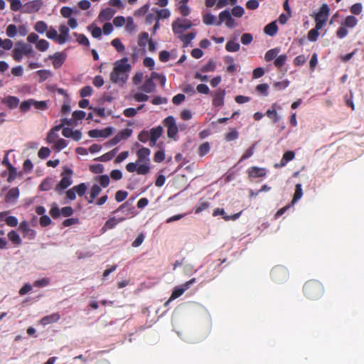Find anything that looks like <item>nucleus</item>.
<instances>
[{"instance_id": "43", "label": "nucleus", "mask_w": 364, "mask_h": 364, "mask_svg": "<svg viewBox=\"0 0 364 364\" xmlns=\"http://www.w3.org/2000/svg\"><path fill=\"white\" fill-rule=\"evenodd\" d=\"M95 181L99 182L101 186L106 188L109 184V178L107 175H101L95 178Z\"/></svg>"}, {"instance_id": "14", "label": "nucleus", "mask_w": 364, "mask_h": 364, "mask_svg": "<svg viewBox=\"0 0 364 364\" xmlns=\"http://www.w3.org/2000/svg\"><path fill=\"white\" fill-rule=\"evenodd\" d=\"M18 228L23 233V237H26L28 240H33L36 237V232L34 230L30 228L28 222L22 221Z\"/></svg>"}, {"instance_id": "15", "label": "nucleus", "mask_w": 364, "mask_h": 364, "mask_svg": "<svg viewBox=\"0 0 364 364\" xmlns=\"http://www.w3.org/2000/svg\"><path fill=\"white\" fill-rule=\"evenodd\" d=\"M282 107L277 102L273 103L271 107L267 110L265 115L270 119L274 123H277L280 120V117L277 113V109Z\"/></svg>"}, {"instance_id": "56", "label": "nucleus", "mask_w": 364, "mask_h": 364, "mask_svg": "<svg viewBox=\"0 0 364 364\" xmlns=\"http://www.w3.org/2000/svg\"><path fill=\"white\" fill-rule=\"evenodd\" d=\"M144 107L143 105H140L137 109L134 108H127L124 110V114L127 117H133L137 114V110L141 109Z\"/></svg>"}, {"instance_id": "18", "label": "nucleus", "mask_w": 364, "mask_h": 364, "mask_svg": "<svg viewBox=\"0 0 364 364\" xmlns=\"http://www.w3.org/2000/svg\"><path fill=\"white\" fill-rule=\"evenodd\" d=\"M247 173L250 178H262L266 176L267 171L264 168L252 166L247 169Z\"/></svg>"}, {"instance_id": "41", "label": "nucleus", "mask_w": 364, "mask_h": 364, "mask_svg": "<svg viewBox=\"0 0 364 364\" xmlns=\"http://www.w3.org/2000/svg\"><path fill=\"white\" fill-rule=\"evenodd\" d=\"M149 40V33L142 32L139 36L138 44L140 47L144 48Z\"/></svg>"}, {"instance_id": "39", "label": "nucleus", "mask_w": 364, "mask_h": 364, "mask_svg": "<svg viewBox=\"0 0 364 364\" xmlns=\"http://www.w3.org/2000/svg\"><path fill=\"white\" fill-rule=\"evenodd\" d=\"M240 44L233 41H229L225 45V49L228 52H237L240 50Z\"/></svg>"}, {"instance_id": "34", "label": "nucleus", "mask_w": 364, "mask_h": 364, "mask_svg": "<svg viewBox=\"0 0 364 364\" xmlns=\"http://www.w3.org/2000/svg\"><path fill=\"white\" fill-rule=\"evenodd\" d=\"M210 206L208 201L203 200L202 198L199 200L198 204L195 207V213L198 214L202 211L206 210Z\"/></svg>"}, {"instance_id": "30", "label": "nucleus", "mask_w": 364, "mask_h": 364, "mask_svg": "<svg viewBox=\"0 0 364 364\" xmlns=\"http://www.w3.org/2000/svg\"><path fill=\"white\" fill-rule=\"evenodd\" d=\"M8 238L15 245H20L22 242L19 235L15 230H11L8 233Z\"/></svg>"}, {"instance_id": "2", "label": "nucleus", "mask_w": 364, "mask_h": 364, "mask_svg": "<svg viewBox=\"0 0 364 364\" xmlns=\"http://www.w3.org/2000/svg\"><path fill=\"white\" fill-rule=\"evenodd\" d=\"M303 291L308 299L316 300L323 294L324 287L319 281L311 279L304 284Z\"/></svg>"}, {"instance_id": "64", "label": "nucleus", "mask_w": 364, "mask_h": 364, "mask_svg": "<svg viewBox=\"0 0 364 364\" xmlns=\"http://www.w3.org/2000/svg\"><path fill=\"white\" fill-rule=\"evenodd\" d=\"M149 9V5L148 4H146L144 5L143 6H141V8L136 10L134 11V15L135 16H143L146 14Z\"/></svg>"}, {"instance_id": "27", "label": "nucleus", "mask_w": 364, "mask_h": 364, "mask_svg": "<svg viewBox=\"0 0 364 364\" xmlns=\"http://www.w3.org/2000/svg\"><path fill=\"white\" fill-rule=\"evenodd\" d=\"M115 10L112 9V8H106L105 9H103L100 15H99V17L101 20L102 21H106V20H109L111 19L113 16L115 14Z\"/></svg>"}, {"instance_id": "7", "label": "nucleus", "mask_w": 364, "mask_h": 364, "mask_svg": "<svg viewBox=\"0 0 364 364\" xmlns=\"http://www.w3.org/2000/svg\"><path fill=\"white\" fill-rule=\"evenodd\" d=\"M329 11L330 9L326 4H323L321 6L319 11L315 16V26H317V28H322L326 24L329 15Z\"/></svg>"}, {"instance_id": "24", "label": "nucleus", "mask_w": 364, "mask_h": 364, "mask_svg": "<svg viewBox=\"0 0 364 364\" xmlns=\"http://www.w3.org/2000/svg\"><path fill=\"white\" fill-rule=\"evenodd\" d=\"M60 318V316L58 313L52 314L49 316H46L41 319V323L43 326H46L50 323H55Z\"/></svg>"}, {"instance_id": "51", "label": "nucleus", "mask_w": 364, "mask_h": 364, "mask_svg": "<svg viewBox=\"0 0 364 364\" xmlns=\"http://www.w3.org/2000/svg\"><path fill=\"white\" fill-rule=\"evenodd\" d=\"M34 28L38 33H43L47 30L48 26L44 21H39L36 23Z\"/></svg>"}, {"instance_id": "16", "label": "nucleus", "mask_w": 364, "mask_h": 364, "mask_svg": "<svg viewBox=\"0 0 364 364\" xmlns=\"http://www.w3.org/2000/svg\"><path fill=\"white\" fill-rule=\"evenodd\" d=\"M225 94V90L223 89H218L215 92L212 93L213 96V105L214 107L223 106Z\"/></svg>"}, {"instance_id": "8", "label": "nucleus", "mask_w": 364, "mask_h": 364, "mask_svg": "<svg viewBox=\"0 0 364 364\" xmlns=\"http://www.w3.org/2000/svg\"><path fill=\"white\" fill-rule=\"evenodd\" d=\"M163 125L167 129V136L170 139H174L178 132L176 119L173 116H168L163 120Z\"/></svg>"}, {"instance_id": "23", "label": "nucleus", "mask_w": 364, "mask_h": 364, "mask_svg": "<svg viewBox=\"0 0 364 364\" xmlns=\"http://www.w3.org/2000/svg\"><path fill=\"white\" fill-rule=\"evenodd\" d=\"M59 31L60 34L58 37V43L63 44L65 43L68 38L69 28L65 25L63 24L59 26Z\"/></svg>"}, {"instance_id": "28", "label": "nucleus", "mask_w": 364, "mask_h": 364, "mask_svg": "<svg viewBox=\"0 0 364 364\" xmlns=\"http://www.w3.org/2000/svg\"><path fill=\"white\" fill-rule=\"evenodd\" d=\"M278 27L276 22L274 21L267 24L264 28V33L267 35H269V36H274V35H276Z\"/></svg>"}, {"instance_id": "38", "label": "nucleus", "mask_w": 364, "mask_h": 364, "mask_svg": "<svg viewBox=\"0 0 364 364\" xmlns=\"http://www.w3.org/2000/svg\"><path fill=\"white\" fill-rule=\"evenodd\" d=\"M303 192L301 184L297 183L295 186V192L291 203L293 204L296 203L301 198Z\"/></svg>"}, {"instance_id": "37", "label": "nucleus", "mask_w": 364, "mask_h": 364, "mask_svg": "<svg viewBox=\"0 0 364 364\" xmlns=\"http://www.w3.org/2000/svg\"><path fill=\"white\" fill-rule=\"evenodd\" d=\"M342 23L346 27L353 28L357 25L358 19L354 16H348Z\"/></svg>"}, {"instance_id": "45", "label": "nucleus", "mask_w": 364, "mask_h": 364, "mask_svg": "<svg viewBox=\"0 0 364 364\" xmlns=\"http://www.w3.org/2000/svg\"><path fill=\"white\" fill-rule=\"evenodd\" d=\"M210 151V144L208 141L203 143L198 148V155L200 156H204Z\"/></svg>"}, {"instance_id": "47", "label": "nucleus", "mask_w": 364, "mask_h": 364, "mask_svg": "<svg viewBox=\"0 0 364 364\" xmlns=\"http://www.w3.org/2000/svg\"><path fill=\"white\" fill-rule=\"evenodd\" d=\"M239 134L236 129H232L228 133L225 134V139L228 141H232L238 138Z\"/></svg>"}, {"instance_id": "61", "label": "nucleus", "mask_w": 364, "mask_h": 364, "mask_svg": "<svg viewBox=\"0 0 364 364\" xmlns=\"http://www.w3.org/2000/svg\"><path fill=\"white\" fill-rule=\"evenodd\" d=\"M67 146H68V142H67V141H66L65 139H58V140L55 142V145H54L53 148H54L55 150H57V151H60V150L63 149L64 148H65Z\"/></svg>"}, {"instance_id": "35", "label": "nucleus", "mask_w": 364, "mask_h": 364, "mask_svg": "<svg viewBox=\"0 0 364 364\" xmlns=\"http://www.w3.org/2000/svg\"><path fill=\"white\" fill-rule=\"evenodd\" d=\"M53 185V180L51 178H46L40 184V189L43 191H49L52 188Z\"/></svg>"}, {"instance_id": "55", "label": "nucleus", "mask_w": 364, "mask_h": 364, "mask_svg": "<svg viewBox=\"0 0 364 364\" xmlns=\"http://www.w3.org/2000/svg\"><path fill=\"white\" fill-rule=\"evenodd\" d=\"M33 99H28V100L23 101L20 105V109L22 112H28L31 107L33 106Z\"/></svg>"}, {"instance_id": "60", "label": "nucleus", "mask_w": 364, "mask_h": 364, "mask_svg": "<svg viewBox=\"0 0 364 364\" xmlns=\"http://www.w3.org/2000/svg\"><path fill=\"white\" fill-rule=\"evenodd\" d=\"M151 77H152V78H154L155 80L156 79L159 80L161 87H164L166 82V78L165 75H161L156 72H152Z\"/></svg>"}, {"instance_id": "46", "label": "nucleus", "mask_w": 364, "mask_h": 364, "mask_svg": "<svg viewBox=\"0 0 364 364\" xmlns=\"http://www.w3.org/2000/svg\"><path fill=\"white\" fill-rule=\"evenodd\" d=\"M321 28H317V26H315V28H312L311 29L309 33H308V39L310 41H316L318 37V31L320 30Z\"/></svg>"}, {"instance_id": "36", "label": "nucleus", "mask_w": 364, "mask_h": 364, "mask_svg": "<svg viewBox=\"0 0 364 364\" xmlns=\"http://www.w3.org/2000/svg\"><path fill=\"white\" fill-rule=\"evenodd\" d=\"M287 60V55L285 54L280 55L277 57V58L274 61V66L278 68L281 69L284 64L286 63V61Z\"/></svg>"}, {"instance_id": "49", "label": "nucleus", "mask_w": 364, "mask_h": 364, "mask_svg": "<svg viewBox=\"0 0 364 364\" xmlns=\"http://www.w3.org/2000/svg\"><path fill=\"white\" fill-rule=\"evenodd\" d=\"M348 31L347 29V27L345 26L343 23H341L340 27L336 31V36L338 38L342 39L345 38L348 35Z\"/></svg>"}, {"instance_id": "29", "label": "nucleus", "mask_w": 364, "mask_h": 364, "mask_svg": "<svg viewBox=\"0 0 364 364\" xmlns=\"http://www.w3.org/2000/svg\"><path fill=\"white\" fill-rule=\"evenodd\" d=\"M280 51L279 48H274L267 50L264 55V60L267 62H269L272 60H275Z\"/></svg>"}, {"instance_id": "62", "label": "nucleus", "mask_w": 364, "mask_h": 364, "mask_svg": "<svg viewBox=\"0 0 364 364\" xmlns=\"http://www.w3.org/2000/svg\"><path fill=\"white\" fill-rule=\"evenodd\" d=\"M245 13L244 9L241 6H235L232 9V14L237 18H240Z\"/></svg>"}, {"instance_id": "52", "label": "nucleus", "mask_w": 364, "mask_h": 364, "mask_svg": "<svg viewBox=\"0 0 364 364\" xmlns=\"http://www.w3.org/2000/svg\"><path fill=\"white\" fill-rule=\"evenodd\" d=\"M181 3V4L179 6L178 8L181 14L183 16H188L190 14V9L188 6L187 3H185V0H182Z\"/></svg>"}, {"instance_id": "26", "label": "nucleus", "mask_w": 364, "mask_h": 364, "mask_svg": "<svg viewBox=\"0 0 364 364\" xmlns=\"http://www.w3.org/2000/svg\"><path fill=\"white\" fill-rule=\"evenodd\" d=\"M295 156V154L292 151H286L282 156V159L280 161V164H276L275 167H282L284 166L287 162L291 161L294 159Z\"/></svg>"}, {"instance_id": "50", "label": "nucleus", "mask_w": 364, "mask_h": 364, "mask_svg": "<svg viewBox=\"0 0 364 364\" xmlns=\"http://www.w3.org/2000/svg\"><path fill=\"white\" fill-rule=\"evenodd\" d=\"M18 29L14 24H9L6 30V36L9 38H14L17 34Z\"/></svg>"}, {"instance_id": "11", "label": "nucleus", "mask_w": 364, "mask_h": 364, "mask_svg": "<svg viewBox=\"0 0 364 364\" xmlns=\"http://www.w3.org/2000/svg\"><path fill=\"white\" fill-rule=\"evenodd\" d=\"M223 22H225V24L228 28H233L235 26V21L231 16L228 10H224L220 13L219 21L216 23V25L220 26Z\"/></svg>"}, {"instance_id": "21", "label": "nucleus", "mask_w": 364, "mask_h": 364, "mask_svg": "<svg viewBox=\"0 0 364 364\" xmlns=\"http://www.w3.org/2000/svg\"><path fill=\"white\" fill-rule=\"evenodd\" d=\"M49 58L53 59V66L55 68H60L65 60V55L63 53L57 52L53 55H50Z\"/></svg>"}, {"instance_id": "31", "label": "nucleus", "mask_w": 364, "mask_h": 364, "mask_svg": "<svg viewBox=\"0 0 364 364\" xmlns=\"http://www.w3.org/2000/svg\"><path fill=\"white\" fill-rule=\"evenodd\" d=\"M65 125L72 126L73 125V120L68 119L67 118H63L60 119V124L55 126L53 128L50 129V131H54V132H57L60 131Z\"/></svg>"}, {"instance_id": "59", "label": "nucleus", "mask_w": 364, "mask_h": 364, "mask_svg": "<svg viewBox=\"0 0 364 364\" xmlns=\"http://www.w3.org/2000/svg\"><path fill=\"white\" fill-rule=\"evenodd\" d=\"M86 114L84 111L78 110L75 111L73 113V117L70 119L73 120V124L80 119H83L85 117Z\"/></svg>"}, {"instance_id": "33", "label": "nucleus", "mask_w": 364, "mask_h": 364, "mask_svg": "<svg viewBox=\"0 0 364 364\" xmlns=\"http://www.w3.org/2000/svg\"><path fill=\"white\" fill-rule=\"evenodd\" d=\"M196 33L191 32L186 35H181L179 36L181 41L183 43V46L187 47L193 39L196 37Z\"/></svg>"}, {"instance_id": "32", "label": "nucleus", "mask_w": 364, "mask_h": 364, "mask_svg": "<svg viewBox=\"0 0 364 364\" xmlns=\"http://www.w3.org/2000/svg\"><path fill=\"white\" fill-rule=\"evenodd\" d=\"M163 131V127L161 126H158L151 129L149 131L150 138L158 140L161 136Z\"/></svg>"}, {"instance_id": "63", "label": "nucleus", "mask_w": 364, "mask_h": 364, "mask_svg": "<svg viewBox=\"0 0 364 364\" xmlns=\"http://www.w3.org/2000/svg\"><path fill=\"white\" fill-rule=\"evenodd\" d=\"M50 150L48 147H41L38 151V155L40 159H45L50 156Z\"/></svg>"}, {"instance_id": "12", "label": "nucleus", "mask_w": 364, "mask_h": 364, "mask_svg": "<svg viewBox=\"0 0 364 364\" xmlns=\"http://www.w3.org/2000/svg\"><path fill=\"white\" fill-rule=\"evenodd\" d=\"M122 212L123 214L126 216H133L134 215V207L132 205V201L130 200H127L124 203H122L119 207L114 210L112 213H118L119 212Z\"/></svg>"}, {"instance_id": "58", "label": "nucleus", "mask_w": 364, "mask_h": 364, "mask_svg": "<svg viewBox=\"0 0 364 364\" xmlns=\"http://www.w3.org/2000/svg\"><path fill=\"white\" fill-rule=\"evenodd\" d=\"M269 85L266 83L259 84L256 87V90L264 96L268 95Z\"/></svg>"}, {"instance_id": "17", "label": "nucleus", "mask_w": 364, "mask_h": 364, "mask_svg": "<svg viewBox=\"0 0 364 364\" xmlns=\"http://www.w3.org/2000/svg\"><path fill=\"white\" fill-rule=\"evenodd\" d=\"M126 217H120L117 218L116 217L109 218L104 226L102 228L101 231L102 233L105 232L107 230L114 228L119 223L126 220Z\"/></svg>"}, {"instance_id": "9", "label": "nucleus", "mask_w": 364, "mask_h": 364, "mask_svg": "<svg viewBox=\"0 0 364 364\" xmlns=\"http://www.w3.org/2000/svg\"><path fill=\"white\" fill-rule=\"evenodd\" d=\"M87 190V186L85 183H80L66 191V198L70 200H74L76 198V194H77L78 196H82L85 195Z\"/></svg>"}, {"instance_id": "44", "label": "nucleus", "mask_w": 364, "mask_h": 364, "mask_svg": "<svg viewBox=\"0 0 364 364\" xmlns=\"http://www.w3.org/2000/svg\"><path fill=\"white\" fill-rule=\"evenodd\" d=\"M215 63L212 60H210L205 65H204L200 68V71L202 73L213 72L215 70Z\"/></svg>"}, {"instance_id": "13", "label": "nucleus", "mask_w": 364, "mask_h": 364, "mask_svg": "<svg viewBox=\"0 0 364 364\" xmlns=\"http://www.w3.org/2000/svg\"><path fill=\"white\" fill-rule=\"evenodd\" d=\"M43 6L42 0H33L27 2L24 5L23 12L26 14H32L38 12Z\"/></svg>"}, {"instance_id": "3", "label": "nucleus", "mask_w": 364, "mask_h": 364, "mask_svg": "<svg viewBox=\"0 0 364 364\" xmlns=\"http://www.w3.org/2000/svg\"><path fill=\"white\" fill-rule=\"evenodd\" d=\"M23 55L28 58L35 57L36 53L31 45L22 41H18L16 43L15 48L12 50V58L15 61L20 62Z\"/></svg>"}, {"instance_id": "53", "label": "nucleus", "mask_w": 364, "mask_h": 364, "mask_svg": "<svg viewBox=\"0 0 364 364\" xmlns=\"http://www.w3.org/2000/svg\"><path fill=\"white\" fill-rule=\"evenodd\" d=\"M111 44L118 52H123L125 49L119 38H114L112 41Z\"/></svg>"}, {"instance_id": "10", "label": "nucleus", "mask_w": 364, "mask_h": 364, "mask_svg": "<svg viewBox=\"0 0 364 364\" xmlns=\"http://www.w3.org/2000/svg\"><path fill=\"white\" fill-rule=\"evenodd\" d=\"M192 26V23L188 19H180L178 18L176 21L172 23L173 32L175 34H181L185 30L190 28Z\"/></svg>"}, {"instance_id": "4", "label": "nucleus", "mask_w": 364, "mask_h": 364, "mask_svg": "<svg viewBox=\"0 0 364 364\" xmlns=\"http://www.w3.org/2000/svg\"><path fill=\"white\" fill-rule=\"evenodd\" d=\"M151 154V151L149 149L146 147H142L136 151L137 156V163L139 164L137 168V173L141 175H146L150 171L149 167V155Z\"/></svg>"}, {"instance_id": "42", "label": "nucleus", "mask_w": 364, "mask_h": 364, "mask_svg": "<svg viewBox=\"0 0 364 364\" xmlns=\"http://www.w3.org/2000/svg\"><path fill=\"white\" fill-rule=\"evenodd\" d=\"M13 41L11 39L6 38L4 40L1 39L0 38V48H2L3 49L6 50H9L12 48L13 47ZM2 53V52H0V55Z\"/></svg>"}, {"instance_id": "5", "label": "nucleus", "mask_w": 364, "mask_h": 364, "mask_svg": "<svg viewBox=\"0 0 364 364\" xmlns=\"http://www.w3.org/2000/svg\"><path fill=\"white\" fill-rule=\"evenodd\" d=\"M73 174V172L70 168L68 166H65L63 168V171L61 173L62 178L55 189L57 193H60L63 190L66 189L72 184Z\"/></svg>"}, {"instance_id": "54", "label": "nucleus", "mask_w": 364, "mask_h": 364, "mask_svg": "<svg viewBox=\"0 0 364 364\" xmlns=\"http://www.w3.org/2000/svg\"><path fill=\"white\" fill-rule=\"evenodd\" d=\"M49 46V43L45 39L39 40L36 45V47L40 51H46Z\"/></svg>"}, {"instance_id": "6", "label": "nucleus", "mask_w": 364, "mask_h": 364, "mask_svg": "<svg viewBox=\"0 0 364 364\" xmlns=\"http://www.w3.org/2000/svg\"><path fill=\"white\" fill-rule=\"evenodd\" d=\"M270 275L273 281L281 283L288 279L289 272L286 267L283 266H276L272 269Z\"/></svg>"}, {"instance_id": "48", "label": "nucleus", "mask_w": 364, "mask_h": 364, "mask_svg": "<svg viewBox=\"0 0 364 364\" xmlns=\"http://www.w3.org/2000/svg\"><path fill=\"white\" fill-rule=\"evenodd\" d=\"M39 77V82H42L51 76V73L47 70H40L36 72Z\"/></svg>"}, {"instance_id": "25", "label": "nucleus", "mask_w": 364, "mask_h": 364, "mask_svg": "<svg viewBox=\"0 0 364 364\" xmlns=\"http://www.w3.org/2000/svg\"><path fill=\"white\" fill-rule=\"evenodd\" d=\"M154 78H152L151 76L149 78L146 79L142 86L141 87V90L146 93H151L155 90V84L154 82Z\"/></svg>"}, {"instance_id": "1", "label": "nucleus", "mask_w": 364, "mask_h": 364, "mask_svg": "<svg viewBox=\"0 0 364 364\" xmlns=\"http://www.w3.org/2000/svg\"><path fill=\"white\" fill-rule=\"evenodd\" d=\"M131 70L132 65L128 63L127 58L117 60L110 74V80L112 82L122 86L127 82Z\"/></svg>"}, {"instance_id": "22", "label": "nucleus", "mask_w": 364, "mask_h": 364, "mask_svg": "<svg viewBox=\"0 0 364 364\" xmlns=\"http://www.w3.org/2000/svg\"><path fill=\"white\" fill-rule=\"evenodd\" d=\"M1 102L10 109L16 108L19 104V99L14 96H8L1 100Z\"/></svg>"}, {"instance_id": "19", "label": "nucleus", "mask_w": 364, "mask_h": 364, "mask_svg": "<svg viewBox=\"0 0 364 364\" xmlns=\"http://www.w3.org/2000/svg\"><path fill=\"white\" fill-rule=\"evenodd\" d=\"M19 197V190L18 188L10 189L5 196V202L7 203H15Z\"/></svg>"}, {"instance_id": "20", "label": "nucleus", "mask_w": 364, "mask_h": 364, "mask_svg": "<svg viewBox=\"0 0 364 364\" xmlns=\"http://www.w3.org/2000/svg\"><path fill=\"white\" fill-rule=\"evenodd\" d=\"M112 128L110 127L103 129H92V138H106L112 134Z\"/></svg>"}, {"instance_id": "40", "label": "nucleus", "mask_w": 364, "mask_h": 364, "mask_svg": "<svg viewBox=\"0 0 364 364\" xmlns=\"http://www.w3.org/2000/svg\"><path fill=\"white\" fill-rule=\"evenodd\" d=\"M203 21L205 25H213L217 23L216 17L210 13L203 15Z\"/></svg>"}, {"instance_id": "57", "label": "nucleus", "mask_w": 364, "mask_h": 364, "mask_svg": "<svg viewBox=\"0 0 364 364\" xmlns=\"http://www.w3.org/2000/svg\"><path fill=\"white\" fill-rule=\"evenodd\" d=\"M33 106L39 110H46L48 108V105L46 101H36L33 99Z\"/></svg>"}]
</instances>
